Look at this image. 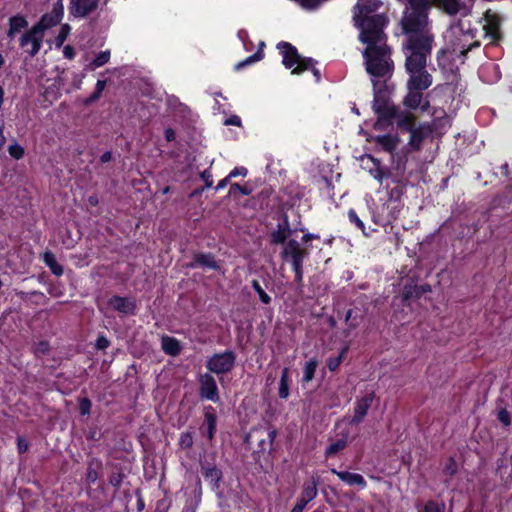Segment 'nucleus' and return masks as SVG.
<instances>
[{"label":"nucleus","instance_id":"nucleus-9","mask_svg":"<svg viewBox=\"0 0 512 512\" xmlns=\"http://www.w3.org/2000/svg\"><path fill=\"white\" fill-rule=\"evenodd\" d=\"M44 35L38 29L32 27L20 39V46L31 56H35L41 46Z\"/></svg>","mask_w":512,"mask_h":512},{"label":"nucleus","instance_id":"nucleus-57","mask_svg":"<svg viewBox=\"0 0 512 512\" xmlns=\"http://www.w3.org/2000/svg\"><path fill=\"white\" fill-rule=\"evenodd\" d=\"M317 238H319V236H318V235L311 234V233H307V234H305V235L302 237V241H303L304 243H307V242H309V241H311V240H313V239H317Z\"/></svg>","mask_w":512,"mask_h":512},{"label":"nucleus","instance_id":"nucleus-6","mask_svg":"<svg viewBox=\"0 0 512 512\" xmlns=\"http://www.w3.org/2000/svg\"><path fill=\"white\" fill-rule=\"evenodd\" d=\"M374 86V100H373V109L375 113L379 116V120L375 124V128L377 129L382 121L389 120L396 116L395 107L389 102L386 93L382 90V87L378 85V83L373 80Z\"/></svg>","mask_w":512,"mask_h":512},{"label":"nucleus","instance_id":"nucleus-12","mask_svg":"<svg viewBox=\"0 0 512 512\" xmlns=\"http://www.w3.org/2000/svg\"><path fill=\"white\" fill-rule=\"evenodd\" d=\"M108 307L125 316L134 314L136 303L132 298L113 296L108 300Z\"/></svg>","mask_w":512,"mask_h":512},{"label":"nucleus","instance_id":"nucleus-63","mask_svg":"<svg viewBox=\"0 0 512 512\" xmlns=\"http://www.w3.org/2000/svg\"><path fill=\"white\" fill-rule=\"evenodd\" d=\"M430 291V287L429 286H421L420 287V292L421 293H425V292H428Z\"/></svg>","mask_w":512,"mask_h":512},{"label":"nucleus","instance_id":"nucleus-52","mask_svg":"<svg viewBox=\"0 0 512 512\" xmlns=\"http://www.w3.org/2000/svg\"><path fill=\"white\" fill-rule=\"evenodd\" d=\"M180 441H181V445H182V446H185V447H190V446L192 445V443H193V441H192V437H191V435H190V434H188V433L183 434V435L181 436Z\"/></svg>","mask_w":512,"mask_h":512},{"label":"nucleus","instance_id":"nucleus-54","mask_svg":"<svg viewBox=\"0 0 512 512\" xmlns=\"http://www.w3.org/2000/svg\"><path fill=\"white\" fill-rule=\"evenodd\" d=\"M63 54L66 58L72 59L75 55V52H74V49L70 45H67L63 49Z\"/></svg>","mask_w":512,"mask_h":512},{"label":"nucleus","instance_id":"nucleus-29","mask_svg":"<svg viewBox=\"0 0 512 512\" xmlns=\"http://www.w3.org/2000/svg\"><path fill=\"white\" fill-rule=\"evenodd\" d=\"M279 397L286 399L289 396V369L284 368L282 371L280 384H279Z\"/></svg>","mask_w":512,"mask_h":512},{"label":"nucleus","instance_id":"nucleus-18","mask_svg":"<svg viewBox=\"0 0 512 512\" xmlns=\"http://www.w3.org/2000/svg\"><path fill=\"white\" fill-rule=\"evenodd\" d=\"M437 4L450 15L457 13L468 14L470 9L465 4L461 3L460 0H435Z\"/></svg>","mask_w":512,"mask_h":512},{"label":"nucleus","instance_id":"nucleus-35","mask_svg":"<svg viewBox=\"0 0 512 512\" xmlns=\"http://www.w3.org/2000/svg\"><path fill=\"white\" fill-rule=\"evenodd\" d=\"M252 287L255 292L258 294L260 300L264 304H269L271 301V297L263 290L260 283L257 280L252 281Z\"/></svg>","mask_w":512,"mask_h":512},{"label":"nucleus","instance_id":"nucleus-17","mask_svg":"<svg viewBox=\"0 0 512 512\" xmlns=\"http://www.w3.org/2000/svg\"><path fill=\"white\" fill-rule=\"evenodd\" d=\"M361 163L365 169L369 170V173L373 176L374 179L378 180L379 182L382 181L385 174L380 166L379 160L372 157L371 155H365L361 158Z\"/></svg>","mask_w":512,"mask_h":512},{"label":"nucleus","instance_id":"nucleus-33","mask_svg":"<svg viewBox=\"0 0 512 512\" xmlns=\"http://www.w3.org/2000/svg\"><path fill=\"white\" fill-rule=\"evenodd\" d=\"M317 366L318 362L315 359H311L305 364L303 381L309 382L313 379Z\"/></svg>","mask_w":512,"mask_h":512},{"label":"nucleus","instance_id":"nucleus-38","mask_svg":"<svg viewBox=\"0 0 512 512\" xmlns=\"http://www.w3.org/2000/svg\"><path fill=\"white\" fill-rule=\"evenodd\" d=\"M8 152L9 154L15 158V159H20L23 157L24 155V149L23 147H21L19 144L17 143H13L9 146L8 148Z\"/></svg>","mask_w":512,"mask_h":512},{"label":"nucleus","instance_id":"nucleus-49","mask_svg":"<svg viewBox=\"0 0 512 512\" xmlns=\"http://www.w3.org/2000/svg\"><path fill=\"white\" fill-rule=\"evenodd\" d=\"M302 265L303 264L292 265L293 271L295 272V278H296L297 282L302 281V277H303Z\"/></svg>","mask_w":512,"mask_h":512},{"label":"nucleus","instance_id":"nucleus-10","mask_svg":"<svg viewBox=\"0 0 512 512\" xmlns=\"http://www.w3.org/2000/svg\"><path fill=\"white\" fill-rule=\"evenodd\" d=\"M200 395L207 400L218 402L219 394L215 379L210 374H204L200 377Z\"/></svg>","mask_w":512,"mask_h":512},{"label":"nucleus","instance_id":"nucleus-64","mask_svg":"<svg viewBox=\"0 0 512 512\" xmlns=\"http://www.w3.org/2000/svg\"><path fill=\"white\" fill-rule=\"evenodd\" d=\"M275 435H276V432H275V431H270V432H269V438H270V441H271V442L274 440Z\"/></svg>","mask_w":512,"mask_h":512},{"label":"nucleus","instance_id":"nucleus-7","mask_svg":"<svg viewBox=\"0 0 512 512\" xmlns=\"http://www.w3.org/2000/svg\"><path fill=\"white\" fill-rule=\"evenodd\" d=\"M234 364L235 355L231 351H225L211 356L206 362V367L213 373L223 374L229 372Z\"/></svg>","mask_w":512,"mask_h":512},{"label":"nucleus","instance_id":"nucleus-32","mask_svg":"<svg viewBox=\"0 0 512 512\" xmlns=\"http://www.w3.org/2000/svg\"><path fill=\"white\" fill-rule=\"evenodd\" d=\"M111 53L109 50L100 52L95 59L90 63L89 67L91 70H95L99 67H102L110 60Z\"/></svg>","mask_w":512,"mask_h":512},{"label":"nucleus","instance_id":"nucleus-55","mask_svg":"<svg viewBox=\"0 0 512 512\" xmlns=\"http://www.w3.org/2000/svg\"><path fill=\"white\" fill-rule=\"evenodd\" d=\"M165 138L168 142L173 141L175 139V132L171 128L166 129Z\"/></svg>","mask_w":512,"mask_h":512},{"label":"nucleus","instance_id":"nucleus-31","mask_svg":"<svg viewBox=\"0 0 512 512\" xmlns=\"http://www.w3.org/2000/svg\"><path fill=\"white\" fill-rule=\"evenodd\" d=\"M346 446H347L346 438L338 439L337 441L331 443L327 447V449L325 451V456L327 458L332 457V456L336 455L339 451L343 450Z\"/></svg>","mask_w":512,"mask_h":512},{"label":"nucleus","instance_id":"nucleus-50","mask_svg":"<svg viewBox=\"0 0 512 512\" xmlns=\"http://www.w3.org/2000/svg\"><path fill=\"white\" fill-rule=\"evenodd\" d=\"M98 349H105L109 346V340L104 336H99L96 341Z\"/></svg>","mask_w":512,"mask_h":512},{"label":"nucleus","instance_id":"nucleus-20","mask_svg":"<svg viewBox=\"0 0 512 512\" xmlns=\"http://www.w3.org/2000/svg\"><path fill=\"white\" fill-rule=\"evenodd\" d=\"M291 233L287 219L278 224L277 229L271 233V242L274 244H286V240Z\"/></svg>","mask_w":512,"mask_h":512},{"label":"nucleus","instance_id":"nucleus-26","mask_svg":"<svg viewBox=\"0 0 512 512\" xmlns=\"http://www.w3.org/2000/svg\"><path fill=\"white\" fill-rule=\"evenodd\" d=\"M192 267L202 266L209 269L216 270L218 269V264L214 260V258L210 254H200L197 255L194 259V262L191 264Z\"/></svg>","mask_w":512,"mask_h":512},{"label":"nucleus","instance_id":"nucleus-59","mask_svg":"<svg viewBox=\"0 0 512 512\" xmlns=\"http://www.w3.org/2000/svg\"><path fill=\"white\" fill-rule=\"evenodd\" d=\"M111 158H112L111 153L110 152H105L101 156V162H103V163L109 162L111 160Z\"/></svg>","mask_w":512,"mask_h":512},{"label":"nucleus","instance_id":"nucleus-15","mask_svg":"<svg viewBox=\"0 0 512 512\" xmlns=\"http://www.w3.org/2000/svg\"><path fill=\"white\" fill-rule=\"evenodd\" d=\"M374 399V394L369 393L365 396L358 399L355 403L354 407V416L352 418V423L358 424L360 423L364 417L366 416L368 409L370 408Z\"/></svg>","mask_w":512,"mask_h":512},{"label":"nucleus","instance_id":"nucleus-60","mask_svg":"<svg viewBox=\"0 0 512 512\" xmlns=\"http://www.w3.org/2000/svg\"><path fill=\"white\" fill-rule=\"evenodd\" d=\"M202 177L206 180V185L210 187L212 185V180H209L210 175L205 171L203 172Z\"/></svg>","mask_w":512,"mask_h":512},{"label":"nucleus","instance_id":"nucleus-8","mask_svg":"<svg viewBox=\"0 0 512 512\" xmlns=\"http://www.w3.org/2000/svg\"><path fill=\"white\" fill-rule=\"evenodd\" d=\"M308 254L309 251L307 248H303L298 241L290 239L284 245L281 256L283 260L290 262L291 265H297L303 264Z\"/></svg>","mask_w":512,"mask_h":512},{"label":"nucleus","instance_id":"nucleus-37","mask_svg":"<svg viewBox=\"0 0 512 512\" xmlns=\"http://www.w3.org/2000/svg\"><path fill=\"white\" fill-rule=\"evenodd\" d=\"M70 30H71V28H70V26L68 24H64L61 27V30H60V32H59V34H58V36L56 37V40H55L56 45L58 47L61 46L64 43V41L66 40L67 36L70 33Z\"/></svg>","mask_w":512,"mask_h":512},{"label":"nucleus","instance_id":"nucleus-4","mask_svg":"<svg viewBox=\"0 0 512 512\" xmlns=\"http://www.w3.org/2000/svg\"><path fill=\"white\" fill-rule=\"evenodd\" d=\"M278 49L283 55V64L292 69L293 74H300L305 70L311 69L314 75L319 79V71L314 68L311 59L302 58L295 47L287 42L278 44Z\"/></svg>","mask_w":512,"mask_h":512},{"label":"nucleus","instance_id":"nucleus-28","mask_svg":"<svg viewBox=\"0 0 512 512\" xmlns=\"http://www.w3.org/2000/svg\"><path fill=\"white\" fill-rule=\"evenodd\" d=\"M27 21L25 18L21 16H15L10 19V28L8 32V36L10 38H13L14 35L18 32H20L23 28L27 26Z\"/></svg>","mask_w":512,"mask_h":512},{"label":"nucleus","instance_id":"nucleus-58","mask_svg":"<svg viewBox=\"0 0 512 512\" xmlns=\"http://www.w3.org/2000/svg\"><path fill=\"white\" fill-rule=\"evenodd\" d=\"M229 179H230V177H229V175H228L226 178H224V179H222L221 181H219V183H218V184H217V186H216V189H217V190H221V189H223L224 187H226V185H227V183H228Z\"/></svg>","mask_w":512,"mask_h":512},{"label":"nucleus","instance_id":"nucleus-46","mask_svg":"<svg viewBox=\"0 0 512 512\" xmlns=\"http://www.w3.org/2000/svg\"><path fill=\"white\" fill-rule=\"evenodd\" d=\"M29 444L27 440H25L23 437L19 436L17 438V448L19 453H25L28 450Z\"/></svg>","mask_w":512,"mask_h":512},{"label":"nucleus","instance_id":"nucleus-1","mask_svg":"<svg viewBox=\"0 0 512 512\" xmlns=\"http://www.w3.org/2000/svg\"><path fill=\"white\" fill-rule=\"evenodd\" d=\"M429 0H408L401 26L406 35L404 53L406 69L410 75L407 87L426 90L432 84V76L426 71L427 59L434 43L432 25L428 18Z\"/></svg>","mask_w":512,"mask_h":512},{"label":"nucleus","instance_id":"nucleus-3","mask_svg":"<svg viewBox=\"0 0 512 512\" xmlns=\"http://www.w3.org/2000/svg\"><path fill=\"white\" fill-rule=\"evenodd\" d=\"M475 33L468 20L452 23L444 33L446 49L459 57L465 56L469 50L479 46Z\"/></svg>","mask_w":512,"mask_h":512},{"label":"nucleus","instance_id":"nucleus-14","mask_svg":"<svg viewBox=\"0 0 512 512\" xmlns=\"http://www.w3.org/2000/svg\"><path fill=\"white\" fill-rule=\"evenodd\" d=\"M100 0H71L70 12L75 17H85L93 12Z\"/></svg>","mask_w":512,"mask_h":512},{"label":"nucleus","instance_id":"nucleus-11","mask_svg":"<svg viewBox=\"0 0 512 512\" xmlns=\"http://www.w3.org/2000/svg\"><path fill=\"white\" fill-rule=\"evenodd\" d=\"M483 30L485 36L492 42L500 38V18L497 14L488 10L483 18Z\"/></svg>","mask_w":512,"mask_h":512},{"label":"nucleus","instance_id":"nucleus-19","mask_svg":"<svg viewBox=\"0 0 512 512\" xmlns=\"http://www.w3.org/2000/svg\"><path fill=\"white\" fill-rule=\"evenodd\" d=\"M422 90H416L408 88V93L404 98V105L410 109H416L421 107L422 110H426L428 107V103L425 102L422 104Z\"/></svg>","mask_w":512,"mask_h":512},{"label":"nucleus","instance_id":"nucleus-43","mask_svg":"<svg viewBox=\"0 0 512 512\" xmlns=\"http://www.w3.org/2000/svg\"><path fill=\"white\" fill-rule=\"evenodd\" d=\"M457 471V464L453 459H449L444 467V472L447 475H454Z\"/></svg>","mask_w":512,"mask_h":512},{"label":"nucleus","instance_id":"nucleus-56","mask_svg":"<svg viewBox=\"0 0 512 512\" xmlns=\"http://www.w3.org/2000/svg\"><path fill=\"white\" fill-rule=\"evenodd\" d=\"M306 504L302 503L301 501H297L296 505L293 507L291 512H303Z\"/></svg>","mask_w":512,"mask_h":512},{"label":"nucleus","instance_id":"nucleus-45","mask_svg":"<svg viewBox=\"0 0 512 512\" xmlns=\"http://www.w3.org/2000/svg\"><path fill=\"white\" fill-rule=\"evenodd\" d=\"M90 409H91V402L89 399L87 398H83L81 401H80V412L82 415H87L90 413Z\"/></svg>","mask_w":512,"mask_h":512},{"label":"nucleus","instance_id":"nucleus-36","mask_svg":"<svg viewBox=\"0 0 512 512\" xmlns=\"http://www.w3.org/2000/svg\"><path fill=\"white\" fill-rule=\"evenodd\" d=\"M346 352H347V348H344L338 357L328 359L327 366L330 371H335L339 367Z\"/></svg>","mask_w":512,"mask_h":512},{"label":"nucleus","instance_id":"nucleus-30","mask_svg":"<svg viewBox=\"0 0 512 512\" xmlns=\"http://www.w3.org/2000/svg\"><path fill=\"white\" fill-rule=\"evenodd\" d=\"M397 124L400 128H403L407 131H411L415 128L414 126V117L412 114L408 112H402L398 116Z\"/></svg>","mask_w":512,"mask_h":512},{"label":"nucleus","instance_id":"nucleus-39","mask_svg":"<svg viewBox=\"0 0 512 512\" xmlns=\"http://www.w3.org/2000/svg\"><path fill=\"white\" fill-rule=\"evenodd\" d=\"M348 217L352 223H354L365 235H367L363 221L358 217L354 210H350L348 212Z\"/></svg>","mask_w":512,"mask_h":512},{"label":"nucleus","instance_id":"nucleus-34","mask_svg":"<svg viewBox=\"0 0 512 512\" xmlns=\"http://www.w3.org/2000/svg\"><path fill=\"white\" fill-rule=\"evenodd\" d=\"M262 57H263L262 52L258 51L255 54L247 57L245 60L238 62L235 65V69L240 70L241 68H243L247 65H250V64H253V63L259 61L260 59H262Z\"/></svg>","mask_w":512,"mask_h":512},{"label":"nucleus","instance_id":"nucleus-51","mask_svg":"<svg viewBox=\"0 0 512 512\" xmlns=\"http://www.w3.org/2000/svg\"><path fill=\"white\" fill-rule=\"evenodd\" d=\"M225 125H234V126H241V119L240 117L234 115L230 118L226 119L224 122Z\"/></svg>","mask_w":512,"mask_h":512},{"label":"nucleus","instance_id":"nucleus-62","mask_svg":"<svg viewBox=\"0 0 512 512\" xmlns=\"http://www.w3.org/2000/svg\"><path fill=\"white\" fill-rule=\"evenodd\" d=\"M411 295V291L408 290L407 288H405L404 292H403V296L405 299H408Z\"/></svg>","mask_w":512,"mask_h":512},{"label":"nucleus","instance_id":"nucleus-42","mask_svg":"<svg viewBox=\"0 0 512 512\" xmlns=\"http://www.w3.org/2000/svg\"><path fill=\"white\" fill-rule=\"evenodd\" d=\"M240 193L242 195H249L251 190L247 187H242L241 185L234 183L230 187V194Z\"/></svg>","mask_w":512,"mask_h":512},{"label":"nucleus","instance_id":"nucleus-23","mask_svg":"<svg viewBox=\"0 0 512 512\" xmlns=\"http://www.w3.org/2000/svg\"><path fill=\"white\" fill-rule=\"evenodd\" d=\"M161 347L163 351L171 356H176L181 351V346L178 340L173 337L164 336L161 339Z\"/></svg>","mask_w":512,"mask_h":512},{"label":"nucleus","instance_id":"nucleus-13","mask_svg":"<svg viewBox=\"0 0 512 512\" xmlns=\"http://www.w3.org/2000/svg\"><path fill=\"white\" fill-rule=\"evenodd\" d=\"M62 16V5L55 6L50 13H46L45 15H43L41 20L33 27L38 29V31L42 32V34L44 35L45 30L56 26L62 20Z\"/></svg>","mask_w":512,"mask_h":512},{"label":"nucleus","instance_id":"nucleus-48","mask_svg":"<svg viewBox=\"0 0 512 512\" xmlns=\"http://www.w3.org/2000/svg\"><path fill=\"white\" fill-rule=\"evenodd\" d=\"M498 419L506 426H508L510 424V416L506 410H501L498 413Z\"/></svg>","mask_w":512,"mask_h":512},{"label":"nucleus","instance_id":"nucleus-16","mask_svg":"<svg viewBox=\"0 0 512 512\" xmlns=\"http://www.w3.org/2000/svg\"><path fill=\"white\" fill-rule=\"evenodd\" d=\"M331 472L339 477L344 483L349 486H358L363 489L366 487L367 483L364 477L358 473H352L348 471H337L336 469H331Z\"/></svg>","mask_w":512,"mask_h":512},{"label":"nucleus","instance_id":"nucleus-25","mask_svg":"<svg viewBox=\"0 0 512 512\" xmlns=\"http://www.w3.org/2000/svg\"><path fill=\"white\" fill-rule=\"evenodd\" d=\"M205 424L207 438L212 440L216 430V415L213 413V409L211 407L205 409Z\"/></svg>","mask_w":512,"mask_h":512},{"label":"nucleus","instance_id":"nucleus-53","mask_svg":"<svg viewBox=\"0 0 512 512\" xmlns=\"http://www.w3.org/2000/svg\"><path fill=\"white\" fill-rule=\"evenodd\" d=\"M206 477H211V479L218 480L220 478V472L216 468H211L206 471Z\"/></svg>","mask_w":512,"mask_h":512},{"label":"nucleus","instance_id":"nucleus-40","mask_svg":"<svg viewBox=\"0 0 512 512\" xmlns=\"http://www.w3.org/2000/svg\"><path fill=\"white\" fill-rule=\"evenodd\" d=\"M443 510L444 504H438L436 502L431 501L425 505L423 512H443Z\"/></svg>","mask_w":512,"mask_h":512},{"label":"nucleus","instance_id":"nucleus-5","mask_svg":"<svg viewBox=\"0 0 512 512\" xmlns=\"http://www.w3.org/2000/svg\"><path fill=\"white\" fill-rule=\"evenodd\" d=\"M382 2L379 0H365L363 2H358L353 8V20L355 26L360 29V32H363V24L367 22H373V25H376L375 19L378 17H382L385 21V26L388 23L387 18L383 14H375L369 16L370 13L377 11Z\"/></svg>","mask_w":512,"mask_h":512},{"label":"nucleus","instance_id":"nucleus-27","mask_svg":"<svg viewBox=\"0 0 512 512\" xmlns=\"http://www.w3.org/2000/svg\"><path fill=\"white\" fill-rule=\"evenodd\" d=\"M44 263L51 269L53 274L60 276L63 274V268L60 264H58L55 256L51 252H45L43 254Z\"/></svg>","mask_w":512,"mask_h":512},{"label":"nucleus","instance_id":"nucleus-61","mask_svg":"<svg viewBox=\"0 0 512 512\" xmlns=\"http://www.w3.org/2000/svg\"><path fill=\"white\" fill-rule=\"evenodd\" d=\"M6 139H5V136L3 134V126L0 125V145H3L5 143Z\"/></svg>","mask_w":512,"mask_h":512},{"label":"nucleus","instance_id":"nucleus-44","mask_svg":"<svg viewBox=\"0 0 512 512\" xmlns=\"http://www.w3.org/2000/svg\"><path fill=\"white\" fill-rule=\"evenodd\" d=\"M49 351V345L47 342H39L35 348H34V352L36 355H44L46 354L47 352Z\"/></svg>","mask_w":512,"mask_h":512},{"label":"nucleus","instance_id":"nucleus-22","mask_svg":"<svg viewBox=\"0 0 512 512\" xmlns=\"http://www.w3.org/2000/svg\"><path fill=\"white\" fill-rule=\"evenodd\" d=\"M372 140L379 145L384 151L392 152L396 149L399 139L392 135L375 136Z\"/></svg>","mask_w":512,"mask_h":512},{"label":"nucleus","instance_id":"nucleus-41","mask_svg":"<svg viewBox=\"0 0 512 512\" xmlns=\"http://www.w3.org/2000/svg\"><path fill=\"white\" fill-rule=\"evenodd\" d=\"M105 85H106V82L104 80H98L97 81V83H96V90L91 95L90 101L97 100L101 96V94H102V92H103V90L105 88Z\"/></svg>","mask_w":512,"mask_h":512},{"label":"nucleus","instance_id":"nucleus-24","mask_svg":"<svg viewBox=\"0 0 512 512\" xmlns=\"http://www.w3.org/2000/svg\"><path fill=\"white\" fill-rule=\"evenodd\" d=\"M410 132L409 144L414 149H418L422 140L429 134V129L425 126H419L412 129Z\"/></svg>","mask_w":512,"mask_h":512},{"label":"nucleus","instance_id":"nucleus-47","mask_svg":"<svg viewBox=\"0 0 512 512\" xmlns=\"http://www.w3.org/2000/svg\"><path fill=\"white\" fill-rule=\"evenodd\" d=\"M246 175H247V169L244 167H236L229 173L230 178H234L237 176H246Z\"/></svg>","mask_w":512,"mask_h":512},{"label":"nucleus","instance_id":"nucleus-21","mask_svg":"<svg viewBox=\"0 0 512 512\" xmlns=\"http://www.w3.org/2000/svg\"><path fill=\"white\" fill-rule=\"evenodd\" d=\"M317 493V482L311 479L303 484L302 493L298 500L307 505L317 496Z\"/></svg>","mask_w":512,"mask_h":512},{"label":"nucleus","instance_id":"nucleus-2","mask_svg":"<svg viewBox=\"0 0 512 512\" xmlns=\"http://www.w3.org/2000/svg\"><path fill=\"white\" fill-rule=\"evenodd\" d=\"M378 24L373 22L363 24V32L359 34V40L366 45L363 52L367 73L375 78H389L393 71V61L390 57V49L386 44V35L384 33L385 21L382 17L375 19Z\"/></svg>","mask_w":512,"mask_h":512}]
</instances>
